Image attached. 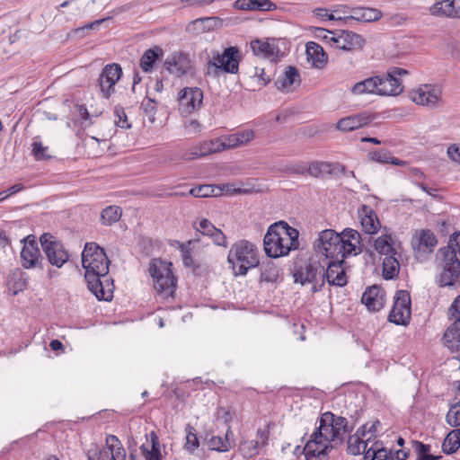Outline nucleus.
I'll use <instances>...</instances> for the list:
<instances>
[{
  "label": "nucleus",
  "mask_w": 460,
  "mask_h": 460,
  "mask_svg": "<svg viewBox=\"0 0 460 460\" xmlns=\"http://www.w3.org/2000/svg\"><path fill=\"white\" fill-rule=\"evenodd\" d=\"M252 76L257 78L258 83L263 86L268 84L271 80L270 75L266 71V68L261 66L254 67V74Z\"/></svg>",
  "instance_id": "obj_54"
},
{
  "label": "nucleus",
  "mask_w": 460,
  "mask_h": 460,
  "mask_svg": "<svg viewBox=\"0 0 460 460\" xmlns=\"http://www.w3.org/2000/svg\"><path fill=\"white\" fill-rule=\"evenodd\" d=\"M122 75V68L117 63L106 65L99 77V86L102 95L109 99L115 92V84Z\"/></svg>",
  "instance_id": "obj_14"
},
{
  "label": "nucleus",
  "mask_w": 460,
  "mask_h": 460,
  "mask_svg": "<svg viewBox=\"0 0 460 460\" xmlns=\"http://www.w3.org/2000/svg\"><path fill=\"white\" fill-rule=\"evenodd\" d=\"M434 266L438 272L437 284L452 287L460 277V231L449 235L447 244L440 247L435 255Z\"/></svg>",
  "instance_id": "obj_4"
},
{
  "label": "nucleus",
  "mask_w": 460,
  "mask_h": 460,
  "mask_svg": "<svg viewBox=\"0 0 460 460\" xmlns=\"http://www.w3.org/2000/svg\"><path fill=\"white\" fill-rule=\"evenodd\" d=\"M307 59L316 68H323L327 64V56L323 49L316 42L309 41L305 45Z\"/></svg>",
  "instance_id": "obj_29"
},
{
  "label": "nucleus",
  "mask_w": 460,
  "mask_h": 460,
  "mask_svg": "<svg viewBox=\"0 0 460 460\" xmlns=\"http://www.w3.org/2000/svg\"><path fill=\"white\" fill-rule=\"evenodd\" d=\"M411 296L408 291L399 290L394 296L393 308L388 315L391 323L406 325L411 319Z\"/></svg>",
  "instance_id": "obj_11"
},
{
  "label": "nucleus",
  "mask_w": 460,
  "mask_h": 460,
  "mask_svg": "<svg viewBox=\"0 0 460 460\" xmlns=\"http://www.w3.org/2000/svg\"><path fill=\"white\" fill-rule=\"evenodd\" d=\"M107 19H99L95 20L92 22H89L82 27L76 28L73 32L75 35H79L80 37H84L85 35V31L90 30H97L98 27L106 21Z\"/></svg>",
  "instance_id": "obj_55"
},
{
  "label": "nucleus",
  "mask_w": 460,
  "mask_h": 460,
  "mask_svg": "<svg viewBox=\"0 0 460 460\" xmlns=\"http://www.w3.org/2000/svg\"><path fill=\"white\" fill-rule=\"evenodd\" d=\"M196 228L200 234L210 236L217 227L208 219L202 218Z\"/></svg>",
  "instance_id": "obj_57"
},
{
  "label": "nucleus",
  "mask_w": 460,
  "mask_h": 460,
  "mask_svg": "<svg viewBox=\"0 0 460 460\" xmlns=\"http://www.w3.org/2000/svg\"><path fill=\"white\" fill-rule=\"evenodd\" d=\"M114 122L117 127L128 129L131 128V124L128 122L125 110L121 106H115L114 108Z\"/></svg>",
  "instance_id": "obj_50"
},
{
  "label": "nucleus",
  "mask_w": 460,
  "mask_h": 460,
  "mask_svg": "<svg viewBox=\"0 0 460 460\" xmlns=\"http://www.w3.org/2000/svg\"><path fill=\"white\" fill-rule=\"evenodd\" d=\"M229 434H232L230 428L227 429V431L224 438L220 436H213L208 442V447L211 450H216L218 452L228 451L232 446V442L229 438Z\"/></svg>",
  "instance_id": "obj_42"
},
{
  "label": "nucleus",
  "mask_w": 460,
  "mask_h": 460,
  "mask_svg": "<svg viewBox=\"0 0 460 460\" xmlns=\"http://www.w3.org/2000/svg\"><path fill=\"white\" fill-rule=\"evenodd\" d=\"M438 244V239L429 229L418 231L412 237L411 245L417 254L431 253Z\"/></svg>",
  "instance_id": "obj_17"
},
{
  "label": "nucleus",
  "mask_w": 460,
  "mask_h": 460,
  "mask_svg": "<svg viewBox=\"0 0 460 460\" xmlns=\"http://www.w3.org/2000/svg\"><path fill=\"white\" fill-rule=\"evenodd\" d=\"M366 436V426H361L355 434L350 435L347 441V450L348 453L353 456H358L361 454V449L365 450V447L368 446V441L370 439L367 438V441H364L362 438Z\"/></svg>",
  "instance_id": "obj_32"
},
{
  "label": "nucleus",
  "mask_w": 460,
  "mask_h": 460,
  "mask_svg": "<svg viewBox=\"0 0 460 460\" xmlns=\"http://www.w3.org/2000/svg\"><path fill=\"white\" fill-rule=\"evenodd\" d=\"M208 58L206 66V75L208 76L217 78L223 73L235 75L239 71L242 56L238 47H228L222 53L211 50Z\"/></svg>",
  "instance_id": "obj_6"
},
{
  "label": "nucleus",
  "mask_w": 460,
  "mask_h": 460,
  "mask_svg": "<svg viewBox=\"0 0 460 460\" xmlns=\"http://www.w3.org/2000/svg\"><path fill=\"white\" fill-rule=\"evenodd\" d=\"M430 13L436 16L460 19V0H441L430 7Z\"/></svg>",
  "instance_id": "obj_24"
},
{
  "label": "nucleus",
  "mask_w": 460,
  "mask_h": 460,
  "mask_svg": "<svg viewBox=\"0 0 460 460\" xmlns=\"http://www.w3.org/2000/svg\"><path fill=\"white\" fill-rule=\"evenodd\" d=\"M226 188L227 186L224 184L221 186L204 184L199 187L191 188L188 193L196 198L217 197L222 195Z\"/></svg>",
  "instance_id": "obj_37"
},
{
  "label": "nucleus",
  "mask_w": 460,
  "mask_h": 460,
  "mask_svg": "<svg viewBox=\"0 0 460 460\" xmlns=\"http://www.w3.org/2000/svg\"><path fill=\"white\" fill-rule=\"evenodd\" d=\"M277 43L278 40L276 39H269L267 40H254L251 41V49L256 56L274 59L281 54V50Z\"/></svg>",
  "instance_id": "obj_20"
},
{
  "label": "nucleus",
  "mask_w": 460,
  "mask_h": 460,
  "mask_svg": "<svg viewBox=\"0 0 460 460\" xmlns=\"http://www.w3.org/2000/svg\"><path fill=\"white\" fill-rule=\"evenodd\" d=\"M143 111L147 117V119L150 123H154L155 121V114H156V102L154 99L146 98L141 103Z\"/></svg>",
  "instance_id": "obj_51"
},
{
  "label": "nucleus",
  "mask_w": 460,
  "mask_h": 460,
  "mask_svg": "<svg viewBox=\"0 0 460 460\" xmlns=\"http://www.w3.org/2000/svg\"><path fill=\"white\" fill-rule=\"evenodd\" d=\"M172 264L159 259H153L148 272L154 279V288L162 298L173 296L176 290V279L172 270Z\"/></svg>",
  "instance_id": "obj_8"
},
{
  "label": "nucleus",
  "mask_w": 460,
  "mask_h": 460,
  "mask_svg": "<svg viewBox=\"0 0 460 460\" xmlns=\"http://www.w3.org/2000/svg\"><path fill=\"white\" fill-rule=\"evenodd\" d=\"M208 142L209 149H211V154L218 153L224 150H228L227 141L226 140V136L221 137L210 139Z\"/></svg>",
  "instance_id": "obj_52"
},
{
  "label": "nucleus",
  "mask_w": 460,
  "mask_h": 460,
  "mask_svg": "<svg viewBox=\"0 0 460 460\" xmlns=\"http://www.w3.org/2000/svg\"><path fill=\"white\" fill-rule=\"evenodd\" d=\"M382 17V13L378 9L369 7H357L351 10V14L344 17L347 23L351 21L360 22H371L379 20Z\"/></svg>",
  "instance_id": "obj_26"
},
{
  "label": "nucleus",
  "mask_w": 460,
  "mask_h": 460,
  "mask_svg": "<svg viewBox=\"0 0 460 460\" xmlns=\"http://www.w3.org/2000/svg\"><path fill=\"white\" fill-rule=\"evenodd\" d=\"M48 147L43 146L41 142L34 141L32 143V154L37 160H44L49 158L47 155Z\"/></svg>",
  "instance_id": "obj_58"
},
{
  "label": "nucleus",
  "mask_w": 460,
  "mask_h": 460,
  "mask_svg": "<svg viewBox=\"0 0 460 460\" xmlns=\"http://www.w3.org/2000/svg\"><path fill=\"white\" fill-rule=\"evenodd\" d=\"M300 81L298 70L292 66H287L285 72L275 80V86L280 91L288 89L292 84Z\"/></svg>",
  "instance_id": "obj_36"
},
{
  "label": "nucleus",
  "mask_w": 460,
  "mask_h": 460,
  "mask_svg": "<svg viewBox=\"0 0 460 460\" xmlns=\"http://www.w3.org/2000/svg\"><path fill=\"white\" fill-rule=\"evenodd\" d=\"M42 249L49 262L58 268H61L68 260V253L63 244L57 241L53 235L45 233L40 238Z\"/></svg>",
  "instance_id": "obj_10"
},
{
  "label": "nucleus",
  "mask_w": 460,
  "mask_h": 460,
  "mask_svg": "<svg viewBox=\"0 0 460 460\" xmlns=\"http://www.w3.org/2000/svg\"><path fill=\"white\" fill-rule=\"evenodd\" d=\"M27 278L25 274L20 270L13 271L8 277L7 285L9 289L13 291V295H16L19 292L24 290L27 287Z\"/></svg>",
  "instance_id": "obj_40"
},
{
  "label": "nucleus",
  "mask_w": 460,
  "mask_h": 460,
  "mask_svg": "<svg viewBox=\"0 0 460 460\" xmlns=\"http://www.w3.org/2000/svg\"><path fill=\"white\" fill-rule=\"evenodd\" d=\"M121 217V209L118 206H109L102 211L101 220L103 225L111 226Z\"/></svg>",
  "instance_id": "obj_46"
},
{
  "label": "nucleus",
  "mask_w": 460,
  "mask_h": 460,
  "mask_svg": "<svg viewBox=\"0 0 460 460\" xmlns=\"http://www.w3.org/2000/svg\"><path fill=\"white\" fill-rule=\"evenodd\" d=\"M227 261L232 265L235 275L243 276L250 269L259 265V251L252 243L240 240L231 246Z\"/></svg>",
  "instance_id": "obj_7"
},
{
  "label": "nucleus",
  "mask_w": 460,
  "mask_h": 460,
  "mask_svg": "<svg viewBox=\"0 0 460 460\" xmlns=\"http://www.w3.org/2000/svg\"><path fill=\"white\" fill-rule=\"evenodd\" d=\"M163 56L164 50L159 46H155L154 48L146 49L140 58V68L146 73L152 72L156 60L161 59Z\"/></svg>",
  "instance_id": "obj_34"
},
{
  "label": "nucleus",
  "mask_w": 460,
  "mask_h": 460,
  "mask_svg": "<svg viewBox=\"0 0 460 460\" xmlns=\"http://www.w3.org/2000/svg\"><path fill=\"white\" fill-rule=\"evenodd\" d=\"M460 447V429L450 431L445 438L442 444V450L445 454L455 453Z\"/></svg>",
  "instance_id": "obj_41"
},
{
  "label": "nucleus",
  "mask_w": 460,
  "mask_h": 460,
  "mask_svg": "<svg viewBox=\"0 0 460 460\" xmlns=\"http://www.w3.org/2000/svg\"><path fill=\"white\" fill-rule=\"evenodd\" d=\"M220 22L217 17L198 18L186 26V31L190 34L199 35L210 31L218 26Z\"/></svg>",
  "instance_id": "obj_27"
},
{
  "label": "nucleus",
  "mask_w": 460,
  "mask_h": 460,
  "mask_svg": "<svg viewBox=\"0 0 460 460\" xmlns=\"http://www.w3.org/2000/svg\"><path fill=\"white\" fill-rule=\"evenodd\" d=\"M183 160H194L199 158V146L195 145L189 149H186L181 154Z\"/></svg>",
  "instance_id": "obj_62"
},
{
  "label": "nucleus",
  "mask_w": 460,
  "mask_h": 460,
  "mask_svg": "<svg viewBox=\"0 0 460 460\" xmlns=\"http://www.w3.org/2000/svg\"><path fill=\"white\" fill-rule=\"evenodd\" d=\"M372 118L367 113H359L338 120L336 128L341 131H352L370 123Z\"/></svg>",
  "instance_id": "obj_25"
},
{
  "label": "nucleus",
  "mask_w": 460,
  "mask_h": 460,
  "mask_svg": "<svg viewBox=\"0 0 460 460\" xmlns=\"http://www.w3.org/2000/svg\"><path fill=\"white\" fill-rule=\"evenodd\" d=\"M140 450L146 460H162L159 438L154 431L150 433V445L143 444Z\"/></svg>",
  "instance_id": "obj_38"
},
{
  "label": "nucleus",
  "mask_w": 460,
  "mask_h": 460,
  "mask_svg": "<svg viewBox=\"0 0 460 460\" xmlns=\"http://www.w3.org/2000/svg\"><path fill=\"white\" fill-rule=\"evenodd\" d=\"M107 19H99L95 20L92 22H89L82 27L76 28L73 32L75 35H79L80 37H84L85 35V31L90 30H97L98 27L106 21Z\"/></svg>",
  "instance_id": "obj_56"
},
{
  "label": "nucleus",
  "mask_w": 460,
  "mask_h": 460,
  "mask_svg": "<svg viewBox=\"0 0 460 460\" xmlns=\"http://www.w3.org/2000/svg\"><path fill=\"white\" fill-rule=\"evenodd\" d=\"M21 262L25 269L42 268V257L35 241H25L21 252Z\"/></svg>",
  "instance_id": "obj_19"
},
{
  "label": "nucleus",
  "mask_w": 460,
  "mask_h": 460,
  "mask_svg": "<svg viewBox=\"0 0 460 460\" xmlns=\"http://www.w3.org/2000/svg\"><path fill=\"white\" fill-rule=\"evenodd\" d=\"M279 277V268L273 262L262 264L261 268V281L267 283L277 282Z\"/></svg>",
  "instance_id": "obj_43"
},
{
  "label": "nucleus",
  "mask_w": 460,
  "mask_h": 460,
  "mask_svg": "<svg viewBox=\"0 0 460 460\" xmlns=\"http://www.w3.org/2000/svg\"><path fill=\"white\" fill-rule=\"evenodd\" d=\"M164 68L172 75L181 77L191 72L192 63L187 54L175 52L168 57L164 63Z\"/></svg>",
  "instance_id": "obj_16"
},
{
  "label": "nucleus",
  "mask_w": 460,
  "mask_h": 460,
  "mask_svg": "<svg viewBox=\"0 0 460 460\" xmlns=\"http://www.w3.org/2000/svg\"><path fill=\"white\" fill-rule=\"evenodd\" d=\"M234 7L237 10L247 11H274L277 9L276 4L270 0H236Z\"/></svg>",
  "instance_id": "obj_30"
},
{
  "label": "nucleus",
  "mask_w": 460,
  "mask_h": 460,
  "mask_svg": "<svg viewBox=\"0 0 460 460\" xmlns=\"http://www.w3.org/2000/svg\"><path fill=\"white\" fill-rule=\"evenodd\" d=\"M380 83V76L375 75L356 83L350 89L355 95L377 94V86Z\"/></svg>",
  "instance_id": "obj_35"
},
{
  "label": "nucleus",
  "mask_w": 460,
  "mask_h": 460,
  "mask_svg": "<svg viewBox=\"0 0 460 460\" xmlns=\"http://www.w3.org/2000/svg\"><path fill=\"white\" fill-rule=\"evenodd\" d=\"M447 153L453 162L460 164V143L450 145Z\"/></svg>",
  "instance_id": "obj_61"
},
{
  "label": "nucleus",
  "mask_w": 460,
  "mask_h": 460,
  "mask_svg": "<svg viewBox=\"0 0 460 460\" xmlns=\"http://www.w3.org/2000/svg\"><path fill=\"white\" fill-rule=\"evenodd\" d=\"M267 441V432L259 429L256 434V439H247L240 443L239 451L244 458H252L259 454L260 447L266 445Z\"/></svg>",
  "instance_id": "obj_23"
},
{
  "label": "nucleus",
  "mask_w": 460,
  "mask_h": 460,
  "mask_svg": "<svg viewBox=\"0 0 460 460\" xmlns=\"http://www.w3.org/2000/svg\"><path fill=\"white\" fill-rule=\"evenodd\" d=\"M448 314L450 318H460V295L452 303Z\"/></svg>",
  "instance_id": "obj_63"
},
{
  "label": "nucleus",
  "mask_w": 460,
  "mask_h": 460,
  "mask_svg": "<svg viewBox=\"0 0 460 460\" xmlns=\"http://www.w3.org/2000/svg\"><path fill=\"white\" fill-rule=\"evenodd\" d=\"M186 442L184 445V448L190 453L194 452L199 446V439L195 433V429L190 425H187L186 427Z\"/></svg>",
  "instance_id": "obj_49"
},
{
  "label": "nucleus",
  "mask_w": 460,
  "mask_h": 460,
  "mask_svg": "<svg viewBox=\"0 0 460 460\" xmlns=\"http://www.w3.org/2000/svg\"><path fill=\"white\" fill-rule=\"evenodd\" d=\"M358 217L362 230L367 234H375L381 227L380 221L374 209L367 205H363L358 209Z\"/></svg>",
  "instance_id": "obj_21"
},
{
  "label": "nucleus",
  "mask_w": 460,
  "mask_h": 460,
  "mask_svg": "<svg viewBox=\"0 0 460 460\" xmlns=\"http://www.w3.org/2000/svg\"><path fill=\"white\" fill-rule=\"evenodd\" d=\"M360 239V234L351 228H346L341 234L332 229H325L319 233L314 248L326 260L343 261L347 256L362 252Z\"/></svg>",
  "instance_id": "obj_3"
},
{
  "label": "nucleus",
  "mask_w": 460,
  "mask_h": 460,
  "mask_svg": "<svg viewBox=\"0 0 460 460\" xmlns=\"http://www.w3.org/2000/svg\"><path fill=\"white\" fill-rule=\"evenodd\" d=\"M295 281L301 285L310 284L313 293L320 291L324 286L323 265L320 261H311L300 267L294 274Z\"/></svg>",
  "instance_id": "obj_9"
},
{
  "label": "nucleus",
  "mask_w": 460,
  "mask_h": 460,
  "mask_svg": "<svg viewBox=\"0 0 460 460\" xmlns=\"http://www.w3.org/2000/svg\"><path fill=\"white\" fill-rule=\"evenodd\" d=\"M88 459L89 460H112L110 456V452L107 449L106 445L100 450H98L96 448L94 453H92V451H89Z\"/></svg>",
  "instance_id": "obj_59"
},
{
  "label": "nucleus",
  "mask_w": 460,
  "mask_h": 460,
  "mask_svg": "<svg viewBox=\"0 0 460 460\" xmlns=\"http://www.w3.org/2000/svg\"><path fill=\"white\" fill-rule=\"evenodd\" d=\"M443 341L445 346L452 351L460 350V317L456 319L454 323L447 329Z\"/></svg>",
  "instance_id": "obj_33"
},
{
  "label": "nucleus",
  "mask_w": 460,
  "mask_h": 460,
  "mask_svg": "<svg viewBox=\"0 0 460 460\" xmlns=\"http://www.w3.org/2000/svg\"><path fill=\"white\" fill-rule=\"evenodd\" d=\"M377 84V95H398L403 90L401 79H395L389 72L385 76H380Z\"/></svg>",
  "instance_id": "obj_28"
},
{
  "label": "nucleus",
  "mask_w": 460,
  "mask_h": 460,
  "mask_svg": "<svg viewBox=\"0 0 460 460\" xmlns=\"http://www.w3.org/2000/svg\"><path fill=\"white\" fill-rule=\"evenodd\" d=\"M385 291L378 286L368 288L362 295L361 302L370 311H379L385 305Z\"/></svg>",
  "instance_id": "obj_22"
},
{
  "label": "nucleus",
  "mask_w": 460,
  "mask_h": 460,
  "mask_svg": "<svg viewBox=\"0 0 460 460\" xmlns=\"http://www.w3.org/2000/svg\"><path fill=\"white\" fill-rule=\"evenodd\" d=\"M374 247L381 254L391 256L395 254L394 248L392 245V238L389 234H384L376 239Z\"/></svg>",
  "instance_id": "obj_44"
},
{
  "label": "nucleus",
  "mask_w": 460,
  "mask_h": 460,
  "mask_svg": "<svg viewBox=\"0 0 460 460\" xmlns=\"http://www.w3.org/2000/svg\"><path fill=\"white\" fill-rule=\"evenodd\" d=\"M179 111L188 116L200 109L203 103V92L199 87H185L178 93Z\"/></svg>",
  "instance_id": "obj_12"
},
{
  "label": "nucleus",
  "mask_w": 460,
  "mask_h": 460,
  "mask_svg": "<svg viewBox=\"0 0 460 460\" xmlns=\"http://www.w3.org/2000/svg\"><path fill=\"white\" fill-rule=\"evenodd\" d=\"M399 271V263L393 256H387L383 261V276L385 279H392L397 276Z\"/></svg>",
  "instance_id": "obj_45"
},
{
  "label": "nucleus",
  "mask_w": 460,
  "mask_h": 460,
  "mask_svg": "<svg viewBox=\"0 0 460 460\" xmlns=\"http://www.w3.org/2000/svg\"><path fill=\"white\" fill-rule=\"evenodd\" d=\"M264 250L271 258L286 256L298 248V231L279 221L271 225L264 236Z\"/></svg>",
  "instance_id": "obj_5"
},
{
  "label": "nucleus",
  "mask_w": 460,
  "mask_h": 460,
  "mask_svg": "<svg viewBox=\"0 0 460 460\" xmlns=\"http://www.w3.org/2000/svg\"><path fill=\"white\" fill-rule=\"evenodd\" d=\"M105 442L112 460H126V450L121 441L116 436L108 435Z\"/></svg>",
  "instance_id": "obj_39"
},
{
  "label": "nucleus",
  "mask_w": 460,
  "mask_h": 460,
  "mask_svg": "<svg viewBox=\"0 0 460 460\" xmlns=\"http://www.w3.org/2000/svg\"><path fill=\"white\" fill-rule=\"evenodd\" d=\"M370 158L381 164H389L391 158V153L385 149H378L369 153Z\"/></svg>",
  "instance_id": "obj_53"
},
{
  "label": "nucleus",
  "mask_w": 460,
  "mask_h": 460,
  "mask_svg": "<svg viewBox=\"0 0 460 460\" xmlns=\"http://www.w3.org/2000/svg\"><path fill=\"white\" fill-rule=\"evenodd\" d=\"M255 138V132L246 128L226 136L229 149H234L248 145Z\"/></svg>",
  "instance_id": "obj_31"
},
{
  "label": "nucleus",
  "mask_w": 460,
  "mask_h": 460,
  "mask_svg": "<svg viewBox=\"0 0 460 460\" xmlns=\"http://www.w3.org/2000/svg\"><path fill=\"white\" fill-rule=\"evenodd\" d=\"M334 49L354 51L362 49L365 44L363 37L349 31H338Z\"/></svg>",
  "instance_id": "obj_18"
},
{
  "label": "nucleus",
  "mask_w": 460,
  "mask_h": 460,
  "mask_svg": "<svg viewBox=\"0 0 460 460\" xmlns=\"http://www.w3.org/2000/svg\"><path fill=\"white\" fill-rule=\"evenodd\" d=\"M316 31L320 33H324V36H322V40H323L326 43H328L331 47H335V41L337 38V31H331L323 28H317Z\"/></svg>",
  "instance_id": "obj_60"
},
{
  "label": "nucleus",
  "mask_w": 460,
  "mask_h": 460,
  "mask_svg": "<svg viewBox=\"0 0 460 460\" xmlns=\"http://www.w3.org/2000/svg\"><path fill=\"white\" fill-rule=\"evenodd\" d=\"M82 264L89 290L98 300H111L114 285L108 276L110 261L104 250L94 243H86L82 252Z\"/></svg>",
  "instance_id": "obj_2"
},
{
  "label": "nucleus",
  "mask_w": 460,
  "mask_h": 460,
  "mask_svg": "<svg viewBox=\"0 0 460 460\" xmlns=\"http://www.w3.org/2000/svg\"><path fill=\"white\" fill-rule=\"evenodd\" d=\"M442 89L435 84H423L410 93V98L416 104L436 108L441 100Z\"/></svg>",
  "instance_id": "obj_13"
},
{
  "label": "nucleus",
  "mask_w": 460,
  "mask_h": 460,
  "mask_svg": "<svg viewBox=\"0 0 460 460\" xmlns=\"http://www.w3.org/2000/svg\"><path fill=\"white\" fill-rule=\"evenodd\" d=\"M317 423L318 426L304 447L306 460H326L329 453L342 445L346 436L353 429L346 418L331 411L323 413Z\"/></svg>",
  "instance_id": "obj_1"
},
{
  "label": "nucleus",
  "mask_w": 460,
  "mask_h": 460,
  "mask_svg": "<svg viewBox=\"0 0 460 460\" xmlns=\"http://www.w3.org/2000/svg\"><path fill=\"white\" fill-rule=\"evenodd\" d=\"M344 260H327L326 269L323 265L324 282L331 286L344 287L348 283V278L344 270Z\"/></svg>",
  "instance_id": "obj_15"
},
{
  "label": "nucleus",
  "mask_w": 460,
  "mask_h": 460,
  "mask_svg": "<svg viewBox=\"0 0 460 460\" xmlns=\"http://www.w3.org/2000/svg\"><path fill=\"white\" fill-rule=\"evenodd\" d=\"M331 167L330 163L314 161L308 164L306 172L313 177H321L323 173L330 172Z\"/></svg>",
  "instance_id": "obj_47"
},
{
  "label": "nucleus",
  "mask_w": 460,
  "mask_h": 460,
  "mask_svg": "<svg viewBox=\"0 0 460 460\" xmlns=\"http://www.w3.org/2000/svg\"><path fill=\"white\" fill-rule=\"evenodd\" d=\"M446 421L454 428L460 426V401L450 406L446 416Z\"/></svg>",
  "instance_id": "obj_48"
},
{
  "label": "nucleus",
  "mask_w": 460,
  "mask_h": 460,
  "mask_svg": "<svg viewBox=\"0 0 460 460\" xmlns=\"http://www.w3.org/2000/svg\"><path fill=\"white\" fill-rule=\"evenodd\" d=\"M185 129L187 134H197L200 131L201 126L196 119H190L185 122Z\"/></svg>",
  "instance_id": "obj_64"
}]
</instances>
